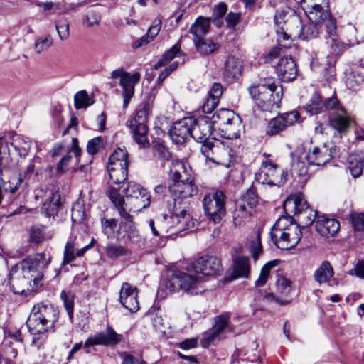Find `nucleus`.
Here are the masks:
<instances>
[{"mask_svg": "<svg viewBox=\"0 0 364 364\" xmlns=\"http://www.w3.org/2000/svg\"><path fill=\"white\" fill-rule=\"evenodd\" d=\"M51 257L45 253L28 256L13 267L9 282L15 294H22L33 290L43 277V271L49 265Z\"/></svg>", "mask_w": 364, "mask_h": 364, "instance_id": "1", "label": "nucleus"}, {"mask_svg": "<svg viewBox=\"0 0 364 364\" xmlns=\"http://www.w3.org/2000/svg\"><path fill=\"white\" fill-rule=\"evenodd\" d=\"M58 319V310L50 304L40 303L33 307L26 324L33 336L32 343L40 348L46 340V334L52 330Z\"/></svg>", "mask_w": 364, "mask_h": 364, "instance_id": "2", "label": "nucleus"}, {"mask_svg": "<svg viewBox=\"0 0 364 364\" xmlns=\"http://www.w3.org/2000/svg\"><path fill=\"white\" fill-rule=\"evenodd\" d=\"M184 162L179 160L172 161L170 165L169 176L173 183L169 186V191L176 201L196 195L198 190L193 182L190 173Z\"/></svg>", "mask_w": 364, "mask_h": 364, "instance_id": "3", "label": "nucleus"}, {"mask_svg": "<svg viewBox=\"0 0 364 364\" xmlns=\"http://www.w3.org/2000/svg\"><path fill=\"white\" fill-rule=\"evenodd\" d=\"M301 235L299 225L290 215L277 219L270 232L272 241L283 250L294 248L301 240Z\"/></svg>", "mask_w": 364, "mask_h": 364, "instance_id": "4", "label": "nucleus"}, {"mask_svg": "<svg viewBox=\"0 0 364 364\" xmlns=\"http://www.w3.org/2000/svg\"><path fill=\"white\" fill-rule=\"evenodd\" d=\"M112 190L119 196L122 205L129 214L131 212L138 213L150 205V193L146 188L134 182H129L126 186L123 184L120 188L110 187L107 193L109 198Z\"/></svg>", "mask_w": 364, "mask_h": 364, "instance_id": "5", "label": "nucleus"}, {"mask_svg": "<svg viewBox=\"0 0 364 364\" xmlns=\"http://www.w3.org/2000/svg\"><path fill=\"white\" fill-rule=\"evenodd\" d=\"M204 282L203 277L194 273L191 268L187 272H175L166 279L164 287L169 293L183 291L190 295H196L203 291L202 284Z\"/></svg>", "mask_w": 364, "mask_h": 364, "instance_id": "6", "label": "nucleus"}, {"mask_svg": "<svg viewBox=\"0 0 364 364\" xmlns=\"http://www.w3.org/2000/svg\"><path fill=\"white\" fill-rule=\"evenodd\" d=\"M252 98L262 110L272 112L279 107L282 99V87L274 83L252 85L248 88Z\"/></svg>", "mask_w": 364, "mask_h": 364, "instance_id": "7", "label": "nucleus"}, {"mask_svg": "<svg viewBox=\"0 0 364 364\" xmlns=\"http://www.w3.org/2000/svg\"><path fill=\"white\" fill-rule=\"evenodd\" d=\"M212 123L223 138L234 139L240 136L242 129L240 117L230 109H220L213 114Z\"/></svg>", "mask_w": 364, "mask_h": 364, "instance_id": "8", "label": "nucleus"}, {"mask_svg": "<svg viewBox=\"0 0 364 364\" xmlns=\"http://www.w3.org/2000/svg\"><path fill=\"white\" fill-rule=\"evenodd\" d=\"M310 21L317 23L320 27H323L327 36L331 38L336 46L338 43L336 41L337 36L336 21L331 16L327 6L316 4L306 8V13Z\"/></svg>", "mask_w": 364, "mask_h": 364, "instance_id": "9", "label": "nucleus"}, {"mask_svg": "<svg viewBox=\"0 0 364 364\" xmlns=\"http://www.w3.org/2000/svg\"><path fill=\"white\" fill-rule=\"evenodd\" d=\"M151 112V105L149 102H144L136 110L134 117L129 122V128L133 134L134 139L141 147L149 146L146 124Z\"/></svg>", "mask_w": 364, "mask_h": 364, "instance_id": "10", "label": "nucleus"}, {"mask_svg": "<svg viewBox=\"0 0 364 364\" xmlns=\"http://www.w3.org/2000/svg\"><path fill=\"white\" fill-rule=\"evenodd\" d=\"M200 151L207 159L225 167H230L232 163L233 157L230 150L221 141L215 138L208 139L203 142Z\"/></svg>", "mask_w": 364, "mask_h": 364, "instance_id": "11", "label": "nucleus"}, {"mask_svg": "<svg viewBox=\"0 0 364 364\" xmlns=\"http://www.w3.org/2000/svg\"><path fill=\"white\" fill-rule=\"evenodd\" d=\"M287 173L270 160L263 161L255 174L256 181L262 184L280 186L287 181Z\"/></svg>", "mask_w": 364, "mask_h": 364, "instance_id": "12", "label": "nucleus"}, {"mask_svg": "<svg viewBox=\"0 0 364 364\" xmlns=\"http://www.w3.org/2000/svg\"><path fill=\"white\" fill-rule=\"evenodd\" d=\"M109 199L123 219L121 223L120 228L124 229L125 235L122 237H125V236H127V239L132 243L140 242L141 237L131 219V215L126 210V208L122 205V200H120L119 196L114 190H112L109 193Z\"/></svg>", "mask_w": 364, "mask_h": 364, "instance_id": "13", "label": "nucleus"}, {"mask_svg": "<svg viewBox=\"0 0 364 364\" xmlns=\"http://www.w3.org/2000/svg\"><path fill=\"white\" fill-rule=\"evenodd\" d=\"M225 196L222 191H215L205 196L203 205L205 213L214 223H219L225 214Z\"/></svg>", "mask_w": 364, "mask_h": 364, "instance_id": "14", "label": "nucleus"}, {"mask_svg": "<svg viewBox=\"0 0 364 364\" xmlns=\"http://www.w3.org/2000/svg\"><path fill=\"white\" fill-rule=\"evenodd\" d=\"M181 58V60H176L173 62L166 68L158 77V83L161 84L164 80L170 75L171 72L175 70L180 63H185L184 54L181 50L180 44L178 43L173 46L168 50H167L161 58L156 62L154 65V69H159L162 66H165L168 64L174 58Z\"/></svg>", "mask_w": 364, "mask_h": 364, "instance_id": "15", "label": "nucleus"}, {"mask_svg": "<svg viewBox=\"0 0 364 364\" xmlns=\"http://www.w3.org/2000/svg\"><path fill=\"white\" fill-rule=\"evenodd\" d=\"M296 122H301V114L296 110L279 114L269 121L267 127V134L268 135L277 134Z\"/></svg>", "mask_w": 364, "mask_h": 364, "instance_id": "16", "label": "nucleus"}, {"mask_svg": "<svg viewBox=\"0 0 364 364\" xmlns=\"http://www.w3.org/2000/svg\"><path fill=\"white\" fill-rule=\"evenodd\" d=\"M220 260L213 256H203L192 263V270L198 275L212 276L218 273L221 269Z\"/></svg>", "mask_w": 364, "mask_h": 364, "instance_id": "17", "label": "nucleus"}, {"mask_svg": "<svg viewBox=\"0 0 364 364\" xmlns=\"http://www.w3.org/2000/svg\"><path fill=\"white\" fill-rule=\"evenodd\" d=\"M194 122L193 117H186L173 123L169 133L172 141L176 144H182L192 137V127Z\"/></svg>", "mask_w": 364, "mask_h": 364, "instance_id": "18", "label": "nucleus"}, {"mask_svg": "<svg viewBox=\"0 0 364 364\" xmlns=\"http://www.w3.org/2000/svg\"><path fill=\"white\" fill-rule=\"evenodd\" d=\"M354 122V119L343 109H338L329 116L330 127L340 134H346Z\"/></svg>", "mask_w": 364, "mask_h": 364, "instance_id": "19", "label": "nucleus"}, {"mask_svg": "<svg viewBox=\"0 0 364 364\" xmlns=\"http://www.w3.org/2000/svg\"><path fill=\"white\" fill-rule=\"evenodd\" d=\"M122 339V335L117 333L110 326H107L105 332H100L90 336L85 341L84 346L88 348L96 345L113 346L119 343Z\"/></svg>", "mask_w": 364, "mask_h": 364, "instance_id": "20", "label": "nucleus"}, {"mask_svg": "<svg viewBox=\"0 0 364 364\" xmlns=\"http://www.w3.org/2000/svg\"><path fill=\"white\" fill-rule=\"evenodd\" d=\"M333 156V148L328 147L326 144L314 146L307 154L304 153V158L307 164L312 166H323L329 162Z\"/></svg>", "mask_w": 364, "mask_h": 364, "instance_id": "21", "label": "nucleus"}, {"mask_svg": "<svg viewBox=\"0 0 364 364\" xmlns=\"http://www.w3.org/2000/svg\"><path fill=\"white\" fill-rule=\"evenodd\" d=\"M275 72L278 77L284 82L294 80L298 70L296 63L291 56L282 57L275 66Z\"/></svg>", "mask_w": 364, "mask_h": 364, "instance_id": "22", "label": "nucleus"}, {"mask_svg": "<svg viewBox=\"0 0 364 364\" xmlns=\"http://www.w3.org/2000/svg\"><path fill=\"white\" fill-rule=\"evenodd\" d=\"M119 302L132 313H135L139 309V304L137 299V288L127 282H124L119 292Z\"/></svg>", "mask_w": 364, "mask_h": 364, "instance_id": "23", "label": "nucleus"}, {"mask_svg": "<svg viewBox=\"0 0 364 364\" xmlns=\"http://www.w3.org/2000/svg\"><path fill=\"white\" fill-rule=\"evenodd\" d=\"M229 317L223 314L215 318V324L211 329L203 333L200 343L203 347H208L219 335L228 326Z\"/></svg>", "mask_w": 364, "mask_h": 364, "instance_id": "24", "label": "nucleus"}, {"mask_svg": "<svg viewBox=\"0 0 364 364\" xmlns=\"http://www.w3.org/2000/svg\"><path fill=\"white\" fill-rule=\"evenodd\" d=\"M174 208L176 213V218L174 219L176 220V225L179 233L186 230L192 231L195 228V222L192 220L186 207H181V202L177 205L176 200H175Z\"/></svg>", "mask_w": 364, "mask_h": 364, "instance_id": "25", "label": "nucleus"}, {"mask_svg": "<svg viewBox=\"0 0 364 364\" xmlns=\"http://www.w3.org/2000/svg\"><path fill=\"white\" fill-rule=\"evenodd\" d=\"M309 208H310L309 205L300 193L289 196L283 203L284 211L289 215L293 213L295 216Z\"/></svg>", "mask_w": 364, "mask_h": 364, "instance_id": "26", "label": "nucleus"}, {"mask_svg": "<svg viewBox=\"0 0 364 364\" xmlns=\"http://www.w3.org/2000/svg\"><path fill=\"white\" fill-rule=\"evenodd\" d=\"M340 228L339 222L326 216H318L316 220V230L322 236L326 237L334 236Z\"/></svg>", "mask_w": 364, "mask_h": 364, "instance_id": "27", "label": "nucleus"}, {"mask_svg": "<svg viewBox=\"0 0 364 364\" xmlns=\"http://www.w3.org/2000/svg\"><path fill=\"white\" fill-rule=\"evenodd\" d=\"M250 270V258L246 256H237L232 260L231 278L232 279L248 278Z\"/></svg>", "mask_w": 364, "mask_h": 364, "instance_id": "28", "label": "nucleus"}, {"mask_svg": "<svg viewBox=\"0 0 364 364\" xmlns=\"http://www.w3.org/2000/svg\"><path fill=\"white\" fill-rule=\"evenodd\" d=\"M223 93V87L219 83H214L208 92V97L202 106L204 113H211L217 107Z\"/></svg>", "mask_w": 364, "mask_h": 364, "instance_id": "29", "label": "nucleus"}, {"mask_svg": "<svg viewBox=\"0 0 364 364\" xmlns=\"http://www.w3.org/2000/svg\"><path fill=\"white\" fill-rule=\"evenodd\" d=\"M334 275V269L330 262L325 260L314 272V279L319 285L329 284Z\"/></svg>", "mask_w": 364, "mask_h": 364, "instance_id": "30", "label": "nucleus"}, {"mask_svg": "<svg viewBox=\"0 0 364 364\" xmlns=\"http://www.w3.org/2000/svg\"><path fill=\"white\" fill-rule=\"evenodd\" d=\"M211 124L205 120H198L194 122L192 127V138L201 144L208 139H210Z\"/></svg>", "mask_w": 364, "mask_h": 364, "instance_id": "31", "label": "nucleus"}, {"mask_svg": "<svg viewBox=\"0 0 364 364\" xmlns=\"http://www.w3.org/2000/svg\"><path fill=\"white\" fill-rule=\"evenodd\" d=\"M364 167V156L362 153L350 154L348 158V168L353 178L361 176Z\"/></svg>", "mask_w": 364, "mask_h": 364, "instance_id": "32", "label": "nucleus"}, {"mask_svg": "<svg viewBox=\"0 0 364 364\" xmlns=\"http://www.w3.org/2000/svg\"><path fill=\"white\" fill-rule=\"evenodd\" d=\"M242 65L239 58L230 55L225 62V73L230 79L238 78L242 74Z\"/></svg>", "mask_w": 364, "mask_h": 364, "instance_id": "33", "label": "nucleus"}, {"mask_svg": "<svg viewBox=\"0 0 364 364\" xmlns=\"http://www.w3.org/2000/svg\"><path fill=\"white\" fill-rule=\"evenodd\" d=\"M141 75L139 72L128 74L120 79L119 85L122 88V94L131 95L134 94V87L139 82Z\"/></svg>", "mask_w": 364, "mask_h": 364, "instance_id": "34", "label": "nucleus"}, {"mask_svg": "<svg viewBox=\"0 0 364 364\" xmlns=\"http://www.w3.org/2000/svg\"><path fill=\"white\" fill-rule=\"evenodd\" d=\"M194 45L198 53L202 55H208L219 48V45L210 38L193 39Z\"/></svg>", "mask_w": 364, "mask_h": 364, "instance_id": "35", "label": "nucleus"}, {"mask_svg": "<svg viewBox=\"0 0 364 364\" xmlns=\"http://www.w3.org/2000/svg\"><path fill=\"white\" fill-rule=\"evenodd\" d=\"M128 166H122L120 164H115L114 165L107 164V171L110 179L115 184H119L124 182L127 176Z\"/></svg>", "mask_w": 364, "mask_h": 364, "instance_id": "36", "label": "nucleus"}, {"mask_svg": "<svg viewBox=\"0 0 364 364\" xmlns=\"http://www.w3.org/2000/svg\"><path fill=\"white\" fill-rule=\"evenodd\" d=\"M251 208H248L243 203H237L233 213V223L235 226H241L245 224L250 218Z\"/></svg>", "mask_w": 364, "mask_h": 364, "instance_id": "37", "label": "nucleus"}, {"mask_svg": "<svg viewBox=\"0 0 364 364\" xmlns=\"http://www.w3.org/2000/svg\"><path fill=\"white\" fill-rule=\"evenodd\" d=\"M210 25V19L199 17L191 28V33L194 36L193 39H201L208 33Z\"/></svg>", "mask_w": 364, "mask_h": 364, "instance_id": "38", "label": "nucleus"}, {"mask_svg": "<svg viewBox=\"0 0 364 364\" xmlns=\"http://www.w3.org/2000/svg\"><path fill=\"white\" fill-rule=\"evenodd\" d=\"M59 197L50 192L48 199L43 203L42 211L47 217H54L60 209Z\"/></svg>", "mask_w": 364, "mask_h": 364, "instance_id": "39", "label": "nucleus"}, {"mask_svg": "<svg viewBox=\"0 0 364 364\" xmlns=\"http://www.w3.org/2000/svg\"><path fill=\"white\" fill-rule=\"evenodd\" d=\"M101 226L103 233L107 235L108 238H117L121 235V228H118L115 219L102 218L101 220Z\"/></svg>", "mask_w": 364, "mask_h": 364, "instance_id": "40", "label": "nucleus"}, {"mask_svg": "<svg viewBox=\"0 0 364 364\" xmlns=\"http://www.w3.org/2000/svg\"><path fill=\"white\" fill-rule=\"evenodd\" d=\"M324 29L323 27H320L317 23L310 21V23L302 26L300 28L299 37L304 40H309L318 36L319 33Z\"/></svg>", "mask_w": 364, "mask_h": 364, "instance_id": "41", "label": "nucleus"}, {"mask_svg": "<svg viewBox=\"0 0 364 364\" xmlns=\"http://www.w3.org/2000/svg\"><path fill=\"white\" fill-rule=\"evenodd\" d=\"M289 21L284 25V34L287 32H289L291 33H298L301 28V20L299 16L296 14L294 10L289 11Z\"/></svg>", "mask_w": 364, "mask_h": 364, "instance_id": "42", "label": "nucleus"}, {"mask_svg": "<svg viewBox=\"0 0 364 364\" xmlns=\"http://www.w3.org/2000/svg\"><path fill=\"white\" fill-rule=\"evenodd\" d=\"M152 149L154 156L161 163H164L171 159V153L164 144L163 141L160 140L154 141Z\"/></svg>", "mask_w": 364, "mask_h": 364, "instance_id": "43", "label": "nucleus"}, {"mask_svg": "<svg viewBox=\"0 0 364 364\" xmlns=\"http://www.w3.org/2000/svg\"><path fill=\"white\" fill-rule=\"evenodd\" d=\"M364 81V74L359 70H354L346 75V87L352 90H356Z\"/></svg>", "mask_w": 364, "mask_h": 364, "instance_id": "44", "label": "nucleus"}, {"mask_svg": "<svg viewBox=\"0 0 364 364\" xmlns=\"http://www.w3.org/2000/svg\"><path fill=\"white\" fill-rule=\"evenodd\" d=\"M120 164L122 166H128V153L125 149L117 148L109 158V165Z\"/></svg>", "mask_w": 364, "mask_h": 364, "instance_id": "45", "label": "nucleus"}, {"mask_svg": "<svg viewBox=\"0 0 364 364\" xmlns=\"http://www.w3.org/2000/svg\"><path fill=\"white\" fill-rule=\"evenodd\" d=\"M11 145L19 156H26L31 149V141L23 137H16L14 139Z\"/></svg>", "mask_w": 364, "mask_h": 364, "instance_id": "46", "label": "nucleus"}, {"mask_svg": "<svg viewBox=\"0 0 364 364\" xmlns=\"http://www.w3.org/2000/svg\"><path fill=\"white\" fill-rule=\"evenodd\" d=\"M275 265V262L272 261L267 263L262 267L258 279L255 282V287H261L265 285L270 277L271 270Z\"/></svg>", "mask_w": 364, "mask_h": 364, "instance_id": "47", "label": "nucleus"}, {"mask_svg": "<svg viewBox=\"0 0 364 364\" xmlns=\"http://www.w3.org/2000/svg\"><path fill=\"white\" fill-rule=\"evenodd\" d=\"M276 288L277 294L287 296L291 291V282L282 275H277Z\"/></svg>", "mask_w": 364, "mask_h": 364, "instance_id": "48", "label": "nucleus"}, {"mask_svg": "<svg viewBox=\"0 0 364 364\" xmlns=\"http://www.w3.org/2000/svg\"><path fill=\"white\" fill-rule=\"evenodd\" d=\"M304 156H295L291 164V173L296 176H301L306 174L307 171L306 163L304 161Z\"/></svg>", "mask_w": 364, "mask_h": 364, "instance_id": "49", "label": "nucleus"}, {"mask_svg": "<svg viewBox=\"0 0 364 364\" xmlns=\"http://www.w3.org/2000/svg\"><path fill=\"white\" fill-rule=\"evenodd\" d=\"M74 100L75 107L77 109L86 108L94 103L93 100L85 90H81L77 92L74 97Z\"/></svg>", "mask_w": 364, "mask_h": 364, "instance_id": "50", "label": "nucleus"}, {"mask_svg": "<svg viewBox=\"0 0 364 364\" xmlns=\"http://www.w3.org/2000/svg\"><path fill=\"white\" fill-rule=\"evenodd\" d=\"M317 215V212L311 208L305 209L299 213L298 215L297 220L298 221L304 226H309L312 224L313 222L316 220Z\"/></svg>", "mask_w": 364, "mask_h": 364, "instance_id": "51", "label": "nucleus"}, {"mask_svg": "<svg viewBox=\"0 0 364 364\" xmlns=\"http://www.w3.org/2000/svg\"><path fill=\"white\" fill-rule=\"evenodd\" d=\"M129 250L119 244H109L106 247V254L109 258H118L129 255Z\"/></svg>", "mask_w": 364, "mask_h": 364, "instance_id": "52", "label": "nucleus"}, {"mask_svg": "<svg viewBox=\"0 0 364 364\" xmlns=\"http://www.w3.org/2000/svg\"><path fill=\"white\" fill-rule=\"evenodd\" d=\"M238 203H243L248 208L252 209L258 202L257 195L254 188H250L242 196Z\"/></svg>", "mask_w": 364, "mask_h": 364, "instance_id": "53", "label": "nucleus"}, {"mask_svg": "<svg viewBox=\"0 0 364 364\" xmlns=\"http://www.w3.org/2000/svg\"><path fill=\"white\" fill-rule=\"evenodd\" d=\"M71 217L73 222L75 223H81L85 219V209L84 205L80 201L73 204Z\"/></svg>", "mask_w": 364, "mask_h": 364, "instance_id": "54", "label": "nucleus"}, {"mask_svg": "<svg viewBox=\"0 0 364 364\" xmlns=\"http://www.w3.org/2000/svg\"><path fill=\"white\" fill-rule=\"evenodd\" d=\"M293 10L289 7H286L282 10H277L274 16V22L277 26V31L279 32V29L284 31V25L289 21V11Z\"/></svg>", "mask_w": 364, "mask_h": 364, "instance_id": "55", "label": "nucleus"}, {"mask_svg": "<svg viewBox=\"0 0 364 364\" xmlns=\"http://www.w3.org/2000/svg\"><path fill=\"white\" fill-rule=\"evenodd\" d=\"M228 6L225 3H219L215 6L213 14V23L217 26L220 27L223 23V17L225 15Z\"/></svg>", "mask_w": 364, "mask_h": 364, "instance_id": "56", "label": "nucleus"}, {"mask_svg": "<svg viewBox=\"0 0 364 364\" xmlns=\"http://www.w3.org/2000/svg\"><path fill=\"white\" fill-rule=\"evenodd\" d=\"M55 28L61 41H65L70 36L69 23L64 18H59L55 23Z\"/></svg>", "mask_w": 364, "mask_h": 364, "instance_id": "57", "label": "nucleus"}, {"mask_svg": "<svg viewBox=\"0 0 364 364\" xmlns=\"http://www.w3.org/2000/svg\"><path fill=\"white\" fill-rule=\"evenodd\" d=\"M323 107V102H322L321 97L317 93H314L310 102L306 105V109L311 114H316L321 111Z\"/></svg>", "mask_w": 364, "mask_h": 364, "instance_id": "58", "label": "nucleus"}, {"mask_svg": "<svg viewBox=\"0 0 364 364\" xmlns=\"http://www.w3.org/2000/svg\"><path fill=\"white\" fill-rule=\"evenodd\" d=\"M35 4L36 6L41 8L45 12L52 11L53 13H60L63 10L62 4L60 2H43L36 1Z\"/></svg>", "mask_w": 364, "mask_h": 364, "instance_id": "59", "label": "nucleus"}, {"mask_svg": "<svg viewBox=\"0 0 364 364\" xmlns=\"http://www.w3.org/2000/svg\"><path fill=\"white\" fill-rule=\"evenodd\" d=\"M23 183V179L21 176H14L11 177L9 181L7 183H5L4 185V189L6 192H9L11 193H15L19 189V186Z\"/></svg>", "mask_w": 364, "mask_h": 364, "instance_id": "60", "label": "nucleus"}, {"mask_svg": "<svg viewBox=\"0 0 364 364\" xmlns=\"http://www.w3.org/2000/svg\"><path fill=\"white\" fill-rule=\"evenodd\" d=\"M53 39L50 36L47 35L38 38L35 43V50L37 53H41L51 46Z\"/></svg>", "mask_w": 364, "mask_h": 364, "instance_id": "61", "label": "nucleus"}, {"mask_svg": "<svg viewBox=\"0 0 364 364\" xmlns=\"http://www.w3.org/2000/svg\"><path fill=\"white\" fill-rule=\"evenodd\" d=\"M260 231L258 230L256 235V237L252 241L250 250L254 259L257 260L259 255L262 252V246L261 243Z\"/></svg>", "mask_w": 364, "mask_h": 364, "instance_id": "62", "label": "nucleus"}, {"mask_svg": "<svg viewBox=\"0 0 364 364\" xmlns=\"http://www.w3.org/2000/svg\"><path fill=\"white\" fill-rule=\"evenodd\" d=\"M100 21V16L98 12L95 11H89L85 16L83 24L86 27H92L98 26Z\"/></svg>", "mask_w": 364, "mask_h": 364, "instance_id": "63", "label": "nucleus"}, {"mask_svg": "<svg viewBox=\"0 0 364 364\" xmlns=\"http://www.w3.org/2000/svg\"><path fill=\"white\" fill-rule=\"evenodd\" d=\"M352 225L355 232H364V214L355 213L352 215Z\"/></svg>", "mask_w": 364, "mask_h": 364, "instance_id": "64", "label": "nucleus"}]
</instances>
